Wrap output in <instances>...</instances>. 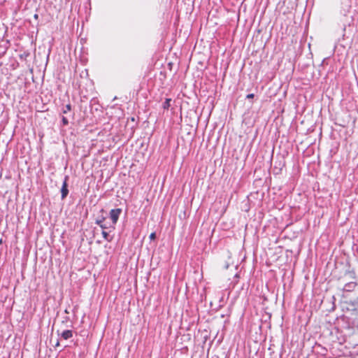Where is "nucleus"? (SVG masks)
Returning <instances> with one entry per match:
<instances>
[{
	"label": "nucleus",
	"instance_id": "obj_6",
	"mask_svg": "<svg viewBox=\"0 0 358 358\" xmlns=\"http://www.w3.org/2000/svg\"><path fill=\"white\" fill-rule=\"evenodd\" d=\"M171 99L170 98H166L165 99V101L164 102L163 105H162V107L164 110H168L169 108L171 106Z\"/></svg>",
	"mask_w": 358,
	"mask_h": 358
},
{
	"label": "nucleus",
	"instance_id": "obj_11",
	"mask_svg": "<svg viewBox=\"0 0 358 358\" xmlns=\"http://www.w3.org/2000/svg\"><path fill=\"white\" fill-rule=\"evenodd\" d=\"M235 277H236V278H239L238 274V273H236V274L235 275Z\"/></svg>",
	"mask_w": 358,
	"mask_h": 358
},
{
	"label": "nucleus",
	"instance_id": "obj_10",
	"mask_svg": "<svg viewBox=\"0 0 358 358\" xmlns=\"http://www.w3.org/2000/svg\"><path fill=\"white\" fill-rule=\"evenodd\" d=\"M254 94H248L247 96H246V98L247 99H252L254 97Z\"/></svg>",
	"mask_w": 358,
	"mask_h": 358
},
{
	"label": "nucleus",
	"instance_id": "obj_8",
	"mask_svg": "<svg viewBox=\"0 0 358 358\" xmlns=\"http://www.w3.org/2000/svg\"><path fill=\"white\" fill-rule=\"evenodd\" d=\"M62 124H63L64 126H66V125H68V124H69V120H68V119H67L66 117H64V116L62 117Z\"/></svg>",
	"mask_w": 358,
	"mask_h": 358
},
{
	"label": "nucleus",
	"instance_id": "obj_1",
	"mask_svg": "<svg viewBox=\"0 0 358 358\" xmlns=\"http://www.w3.org/2000/svg\"><path fill=\"white\" fill-rule=\"evenodd\" d=\"M121 213H122L121 208H115V209L110 210L109 214H110V218L113 223V224L111 226L115 227V225L117 222V220L119 219V217H120Z\"/></svg>",
	"mask_w": 358,
	"mask_h": 358
},
{
	"label": "nucleus",
	"instance_id": "obj_7",
	"mask_svg": "<svg viewBox=\"0 0 358 358\" xmlns=\"http://www.w3.org/2000/svg\"><path fill=\"white\" fill-rule=\"evenodd\" d=\"M71 106L70 103L67 104L65 108H64V110H62V113L64 114H66L68 112L71 111Z\"/></svg>",
	"mask_w": 358,
	"mask_h": 358
},
{
	"label": "nucleus",
	"instance_id": "obj_4",
	"mask_svg": "<svg viewBox=\"0 0 358 358\" xmlns=\"http://www.w3.org/2000/svg\"><path fill=\"white\" fill-rule=\"evenodd\" d=\"M107 229H102L101 234L104 238L108 242H110L113 239V237L110 236L109 233L113 231V229H109V231H106Z\"/></svg>",
	"mask_w": 358,
	"mask_h": 358
},
{
	"label": "nucleus",
	"instance_id": "obj_2",
	"mask_svg": "<svg viewBox=\"0 0 358 358\" xmlns=\"http://www.w3.org/2000/svg\"><path fill=\"white\" fill-rule=\"evenodd\" d=\"M105 220L106 218L104 217H101V219H98L96 220V224H97L98 225H99V227L102 229H111L113 230L115 229V227L114 226H107V224L105 223Z\"/></svg>",
	"mask_w": 358,
	"mask_h": 358
},
{
	"label": "nucleus",
	"instance_id": "obj_5",
	"mask_svg": "<svg viewBox=\"0 0 358 358\" xmlns=\"http://www.w3.org/2000/svg\"><path fill=\"white\" fill-rule=\"evenodd\" d=\"M61 336L64 340H67L73 336V332L71 330H65L62 332Z\"/></svg>",
	"mask_w": 358,
	"mask_h": 358
},
{
	"label": "nucleus",
	"instance_id": "obj_9",
	"mask_svg": "<svg viewBox=\"0 0 358 358\" xmlns=\"http://www.w3.org/2000/svg\"><path fill=\"white\" fill-rule=\"evenodd\" d=\"M149 238H150V239L151 241L155 240V239L156 238V234H155V232H152V233H151V234H150Z\"/></svg>",
	"mask_w": 358,
	"mask_h": 358
},
{
	"label": "nucleus",
	"instance_id": "obj_3",
	"mask_svg": "<svg viewBox=\"0 0 358 358\" xmlns=\"http://www.w3.org/2000/svg\"><path fill=\"white\" fill-rule=\"evenodd\" d=\"M67 180H68V176H66L65 179H64V182L62 184V189H61L62 199L66 198L68 194H69Z\"/></svg>",
	"mask_w": 358,
	"mask_h": 358
},
{
	"label": "nucleus",
	"instance_id": "obj_12",
	"mask_svg": "<svg viewBox=\"0 0 358 358\" xmlns=\"http://www.w3.org/2000/svg\"><path fill=\"white\" fill-rule=\"evenodd\" d=\"M357 326H358V319H357Z\"/></svg>",
	"mask_w": 358,
	"mask_h": 358
}]
</instances>
